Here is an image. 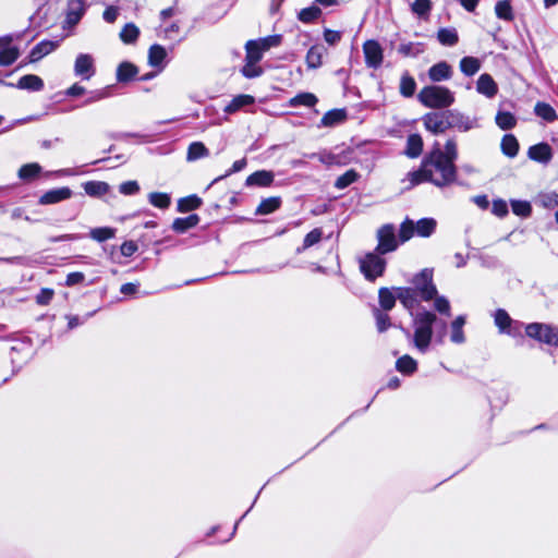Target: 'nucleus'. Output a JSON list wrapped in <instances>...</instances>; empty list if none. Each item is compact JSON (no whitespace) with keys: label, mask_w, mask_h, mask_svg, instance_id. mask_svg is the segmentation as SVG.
Masks as SVG:
<instances>
[{"label":"nucleus","mask_w":558,"mask_h":558,"mask_svg":"<svg viewBox=\"0 0 558 558\" xmlns=\"http://www.w3.org/2000/svg\"><path fill=\"white\" fill-rule=\"evenodd\" d=\"M393 290L397 291L398 300L412 317L413 335L405 328H402V331L408 338H411L414 348L420 353L425 354L433 338L436 342L442 343L448 332L447 320L438 317L435 312L425 308L414 313L413 310L418 305V293L413 288L399 287L393 288Z\"/></svg>","instance_id":"1"},{"label":"nucleus","mask_w":558,"mask_h":558,"mask_svg":"<svg viewBox=\"0 0 558 558\" xmlns=\"http://www.w3.org/2000/svg\"><path fill=\"white\" fill-rule=\"evenodd\" d=\"M412 185L430 182L438 187L449 186L457 181V167L441 155V149L435 148L426 155L418 170L408 174Z\"/></svg>","instance_id":"2"},{"label":"nucleus","mask_w":558,"mask_h":558,"mask_svg":"<svg viewBox=\"0 0 558 558\" xmlns=\"http://www.w3.org/2000/svg\"><path fill=\"white\" fill-rule=\"evenodd\" d=\"M437 228L436 219L432 217L421 218L417 221L405 217L399 227V240L401 244L410 241L414 235L420 238L432 236Z\"/></svg>","instance_id":"3"},{"label":"nucleus","mask_w":558,"mask_h":558,"mask_svg":"<svg viewBox=\"0 0 558 558\" xmlns=\"http://www.w3.org/2000/svg\"><path fill=\"white\" fill-rule=\"evenodd\" d=\"M417 99L426 108L442 109L454 102V95L445 86L429 85L421 89Z\"/></svg>","instance_id":"4"},{"label":"nucleus","mask_w":558,"mask_h":558,"mask_svg":"<svg viewBox=\"0 0 558 558\" xmlns=\"http://www.w3.org/2000/svg\"><path fill=\"white\" fill-rule=\"evenodd\" d=\"M387 262L375 251L368 252L363 258L360 259V269L365 279L374 282L378 277H381L386 270Z\"/></svg>","instance_id":"5"},{"label":"nucleus","mask_w":558,"mask_h":558,"mask_svg":"<svg viewBox=\"0 0 558 558\" xmlns=\"http://www.w3.org/2000/svg\"><path fill=\"white\" fill-rule=\"evenodd\" d=\"M527 337L548 344L558 347V327L544 324V323H531L524 327Z\"/></svg>","instance_id":"6"},{"label":"nucleus","mask_w":558,"mask_h":558,"mask_svg":"<svg viewBox=\"0 0 558 558\" xmlns=\"http://www.w3.org/2000/svg\"><path fill=\"white\" fill-rule=\"evenodd\" d=\"M412 283L414 286L413 289L425 302L432 301L437 294V288L433 281V269H422L413 277Z\"/></svg>","instance_id":"7"},{"label":"nucleus","mask_w":558,"mask_h":558,"mask_svg":"<svg viewBox=\"0 0 558 558\" xmlns=\"http://www.w3.org/2000/svg\"><path fill=\"white\" fill-rule=\"evenodd\" d=\"M376 238L378 243L374 251L383 255L397 251L401 243L392 223L381 226L377 230Z\"/></svg>","instance_id":"8"},{"label":"nucleus","mask_w":558,"mask_h":558,"mask_svg":"<svg viewBox=\"0 0 558 558\" xmlns=\"http://www.w3.org/2000/svg\"><path fill=\"white\" fill-rule=\"evenodd\" d=\"M495 326L500 333L508 336H519L524 326L523 323L514 320L510 317L508 312L504 308H498L493 314Z\"/></svg>","instance_id":"9"},{"label":"nucleus","mask_w":558,"mask_h":558,"mask_svg":"<svg viewBox=\"0 0 558 558\" xmlns=\"http://www.w3.org/2000/svg\"><path fill=\"white\" fill-rule=\"evenodd\" d=\"M422 120L425 129L435 135L442 134L450 129L449 110L428 112Z\"/></svg>","instance_id":"10"},{"label":"nucleus","mask_w":558,"mask_h":558,"mask_svg":"<svg viewBox=\"0 0 558 558\" xmlns=\"http://www.w3.org/2000/svg\"><path fill=\"white\" fill-rule=\"evenodd\" d=\"M363 52L367 68L376 70L381 65L384 54L383 48L378 41L374 39L366 40L363 44Z\"/></svg>","instance_id":"11"},{"label":"nucleus","mask_w":558,"mask_h":558,"mask_svg":"<svg viewBox=\"0 0 558 558\" xmlns=\"http://www.w3.org/2000/svg\"><path fill=\"white\" fill-rule=\"evenodd\" d=\"M449 122L450 129H457L459 132L480 128L477 118H471L458 110H449Z\"/></svg>","instance_id":"12"},{"label":"nucleus","mask_w":558,"mask_h":558,"mask_svg":"<svg viewBox=\"0 0 558 558\" xmlns=\"http://www.w3.org/2000/svg\"><path fill=\"white\" fill-rule=\"evenodd\" d=\"M74 74L82 80H89L95 74L94 59L88 53H80L74 62Z\"/></svg>","instance_id":"13"},{"label":"nucleus","mask_w":558,"mask_h":558,"mask_svg":"<svg viewBox=\"0 0 558 558\" xmlns=\"http://www.w3.org/2000/svg\"><path fill=\"white\" fill-rule=\"evenodd\" d=\"M0 84L11 87L14 86V84L7 83L2 80H0ZM15 87L19 89H25L29 92H39L44 88V81L35 74H26L17 81Z\"/></svg>","instance_id":"14"},{"label":"nucleus","mask_w":558,"mask_h":558,"mask_svg":"<svg viewBox=\"0 0 558 558\" xmlns=\"http://www.w3.org/2000/svg\"><path fill=\"white\" fill-rule=\"evenodd\" d=\"M530 159L547 165L553 159V149L548 143L542 142L532 145L527 150Z\"/></svg>","instance_id":"15"},{"label":"nucleus","mask_w":558,"mask_h":558,"mask_svg":"<svg viewBox=\"0 0 558 558\" xmlns=\"http://www.w3.org/2000/svg\"><path fill=\"white\" fill-rule=\"evenodd\" d=\"M72 190L68 186L52 189L45 192L40 197L38 203L40 205H51L57 204L62 201L69 199L72 196Z\"/></svg>","instance_id":"16"},{"label":"nucleus","mask_w":558,"mask_h":558,"mask_svg":"<svg viewBox=\"0 0 558 558\" xmlns=\"http://www.w3.org/2000/svg\"><path fill=\"white\" fill-rule=\"evenodd\" d=\"M86 11L84 0H69L66 7V23L71 26L76 25Z\"/></svg>","instance_id":"17"},{"label":"nucleus","mask_w":558,"mask_h":558,"mask_svg":"<svg viewBox=\"0 0 558 558\" xmlns=\"http://www.w3.org/2000/svg\"><path fill=\"white\" fill-rule=\"evenodd\" d=\"M476 90L487 98H493L498 93V86L490 74L483 73L476 82Z\"/></svg>","instance_id":"18"},{"label":"nucleus","mask_w":558,"mask_h":558,"mask_svg":"<svg viewBox=\"0 0 558 558\" xmlns=\"http://www.w3.org/2000/svg\"><path fill=\"white\" fill-rule=\"evenodd\" d=\"M31 356V345L25 342L11 347V362L14 368L20 369Z\"/></svg>","instance_id":"19"},{"label":"nucleus","mask_w":558,"mask_h":558,"mask_svg":"<svg viewBox=\"0 0 558 558\" xmlns=\"http://www.w3.org/2000/svg\"><path fill=\"white\" fill-rule=\"evenodd\" d=\"M274 173L267 170H258L250 174L245 180L246 186L266 187L274 182Z\"/></svg>","instance_id":"20"},{"label":"nucleus","mask_w":558,"mask_h":558,"mask_svg":"<svg viewBox=\"0 0 558 558\" xmlns=\"http://www.w3.org/2000/svg\"><path fill=\"white\" fill-rule=\"evenodd\" d=\"M452 76V68L446 61L432 65L428 70V77L433 82L447 81Z\"/></svg>","instance_id":"21"},{"label":"nucleus","mask_w":558,"mask_h":558,"mask_svg":"<svg viewBox=\"0 0 558 558\" xmlns=\"http://www.w3.org/2000/svg\"><path fill=\"white\" fill-rule=\"evenodd\" d=\"M255 98L251 95L241 94L232 98V100L225 107L223 111L232 114L247 106L254 105Z\"/></svg>","instance_id":"22"},{"label":"nucleus","mask_w":558,"mask_h":558,"mask_svg":"<svg viewBox=\"0 0 558 558\" xmlns=\"http://www.w3.org/2000/svg\"><path fill=\"white\" fill-rule=\"evenodd\" d=\"M137 74L138 69L135 64L129 61H123L118 65L116 76L119 83H128L135 78Z\"/></svg>","instance_id":"23"},{"label":"nucleus","mask_w":558,"mask_h":558,"mask_svg":"<svg viewBox=\"0 0 558 558\" xmlns=\"http://www.w3.org/2000/svg\"><path fill=\"white\" fill-rule=\"evenodd\" d=\"M57 48V44L50 40H41L36 46H34L29 52V61L36 62L52 52Z\"/></svg>","instance_id":"24"},{"label":"nucleus","mask_w":558,"mask_h":558,"mask_svg":"<svg viewBox=\"0 0 558 558\" xmlns=\"http://www.w3.org/2000/svg\"><path fill=\"white\" fill-rule=\"evenodd\" d=\"M199 216L196 214H191L184 218H175L172 222V230L177 233H184L187 230L196 227L199 223Z\"/></svg>","instance_id":"25"},{"label":"nucleus","mask_w":558,"mask_h":558,"mask_svg":"<svg viewBox=\"0 0 558 558\" xmlns=\"http://www.w3.org/2000/svg\"><path fill=\"white\" fill-rule=\"evenodd\" d=\"M397 298V292L393 293V288L389 289L386 287H383L378 290V302L381 311L389 312L391 311L395 305Z\"/></svg>","instance_id":"26"},{"label":"nucleus","mask_w":558,"mask_h":558,"mask_svg":"<svg viewBox=\"0 0 558 558\" xmlns=\"http://www.w3.org/2000/svg\"><path fill=\"white\" fill-rule=\"evenodd\" d=\"M167 50L159 44H154L148 50V64L153 68H163Z\"/></svg>","instance_id":"27"},{"label":"nucleus","mask_w":558,"mask_h":558,"mask_svg":"<svg viewBox=\"0 0 558 558\" xmlns=\"http://www.w3.org/2000/svg\"><path fill=\"white\" fill-rule=\"evenodd\" d=\"M347 119V110L345 109H332L327 111L322 120L320 126L331 128L342 123Z\"/></svg>","instance_id":"28"},{"label":"nucleus","mask_w":558,"mask_h":558,"mask_svg":"<svg viewBox=\"0 0 558 558\" xmlns=\"http://www.w3.org/2000/svg\"><path fill=\"white\" fill-rule=\"evenodd\" d=\"M326 49L322 45L312 46L306 53V64L308 69H318L323 61V56L325 54Z\"/></svg>","instance_id":"29"},{"label":"nucleus","mask_w":558,"mask_h":558,"mask_svg":"<svg viewBox=\"0 0 558 558\" xmlns=\"http://www.w3.org/2000/svg\"><path fill=\"white\" fill-rule=\"evenodd\" d=\"M281 197L279 196H271L268 198L262 199L259 205L257 206L255 210V215L264 216L275 213L277 209L281 206Z\"/></svg>","instance_id":"30"},{"label":"nucleus","mask_w":558,"mask_h":558,"mask_svg":"<svg viewBox=\"0 0 558 558\" xmlns=\"http://www.w3.org/2000/svg\"><path fill=\"white\" fill-rule=\"evenodd\" d=\"M423 150V140L420 134H410L407 140L405 155L410 158H417Z\"/></svg>","instance_id":"31"},{"label":"nucleus","mask_w":558,"mask_h":558,"mask_svg":"<svg viewBox=\"0 0 558 558\" xmlns=\"http://www.w3.org/2000/svg\"><path fill=\"white\" fill-rule=\"evenodd\" d=\"M438 41L446 47H453L459 41V35L453 27H441L437 32Z\"/></svg>","instance_id":"32"},{"label":"nucleus","mask_w":558,"mask_h":558,"mask_svg":"<svg viewBox=\"0 0 558 558\" xmlns=\"http://www.w3.org/2000/svg\"><path fill=\"white\" fill-rule=\"evenodd\" d=\"M465 325V316L459 315L457 316L450 327H451V335L450 340L453 343L461 344L465 341L464 332H463V326Z\"/></svg>","instance_id":"33"},{"label":"nucleus","mask_w":558,"mask_h":558,"mask_svg":"<svg viewBox=\"0 0 558 558\" xmlns=\"http://www.w3.org/2000/svg\"><path fill=\"white\" fill-rule=\"evenodd\" d=\"M500 147L502 154L509 158H514L519 153V142L513 134H505Z\"/></svg>","instance_id":"34"},{"label":"nucleus","mask_w":558,"mask_h":558,"mask_svg":"<svg viewBox=\"0 0 558 558\" xmlns=\"http://www.w3.org/2000/svg\"><path fill=\"white\" fill-rule=\"evenodd\" d=\"M85 193L92 197H101L109 192V184L102 181H87L83 183Z\"/></svg>","instance_id":"35"},{"label":"nucleus","mask_w":558,"mask_h":558,"mask_svg":"<svg viewBox=\"0 0 558 558\" xmlns=\"http://www.w3.org/2000/svg\"><path fill=\"white\" fill-rule=\"evenodd\" d=\"M19 56V48L10 46V43H8L5 46L0 48V65L9 66L13 64L17 60Z\"/></svg>","instance_id":"36"},{"label":"nucleus","mask_w":558,"mask_h":558,"mask_svg":"<svg viewBox=\"0 0 558 558\" xmlns=\"http://www.w3.org/2000/svg\"><path fill=\"white\" fill-rule=\"evenodd\" d=\"M396 369L403 375H412L417 369V362L409 354H404L397 360Z\"/></svg>","instance_id":"37"},{"label":"nucleus","mask_w":558,"mask_h":558,"mask_svg":"<svg viewBox=\"0 0 558 558\" xmlns=\"http://www.w3.org/2000/svg\"><path fill=\"white\" fill-rule=\"evenodd\" d=\"M202 204H203L202 199L197 195L192 194V195L182 197L178 201L177 210L179 213H189V211L199 208Z\"/></svg>","instance_id":"38"},{"label":"nucleus","mask_w":558,"mask_h":558,"mask_svg":"<svg viewBox=\"0 0 558 558\" xmlns=\"http://www.w3.org/2000/svg\"><path fill=\"white\" fill-rule=\"evenodd\" d=\"M495 122L504 131L512 130L517 125V118L509 111L499 110L495 117Z\"/></svg>","instance_id":"39"},{"label":"nucleus","mask_w":558,"mask_h":558,"mask_svg":"<svg viewBox=\"0 0 558 558\" xmlns=\"http://www.w3.org/2000/svg\"><path fill=\"white\" fill-rule=\"evenodd\" d=\"M534 112L546 122H554L558 119L556 110L546 102L538 101L534 107Z\"/></svg>","instance_id":"40"},{"label":"nucleus","mask_w":558,"mask_h":558,"mask_svg":"<svg viewBox=\"0 0 558 558\" xmlns=\"http://www.w3.org/2000/svg\"><path fill=\"white\" fill-rule=\"evenodd\" d=\"M481 69V62L475 57H463L460 60V70L466 76H473Z\"/></svg>","instance_id":"41"},{"label":"nucleus","mask_w":558,"mask_h":558,"mask_svg":"<svg viewBox=\"0 0 558 558\" xmlns=\"http://www.w3.org/2000/svg\"><path fill=\"white\" fill-rule=\"evenodd\" d=\"M496 16L500 20L511 22L514 19L510 0L497 1L495 5Z\"/></svg>","instance_id":"42"},{"label":"nucleus","mask_w":558,"mask_h":558,"mask_svg":"<svg viewBox=\"0 0 558 558\" xmlns=\"http://www.w3.org/2000/svg\"><path fill=\"white\" fill-rule=\"evenodd\" d=\"M208 155L209 150L202 142H193L189 145L186 159L193 161L207 157Z\"/></svg>","instance_id":"43"},{"label":"nucleus","mask_w":558,"mask_h":558,"mask_svg":"<svg viewBox=\"0 0 558 558\" xmlns=\"http://www.w3.org/2000/svg\"><path fill=\"white\" fill-rule=\"evenodd\" d=\"M415 89V80L409 74V72H404L400 80V94L405 98H410L414 95Z\"/></svg>","instance_id":"44"},{"label":"nucleus","mask_w":558,"mask_h":558,"mask_svg":"<svg viewBox=\"0 0 558 558\" xmlns=\"http://www.w3.org/2000/svg\"><path fill=\"white\" fill-rule=\"evenodd\" d=\"M318 102V98L312 93H300L290 100L291 107L312 108Z\"/></svg>","instance_id":"45"},{"label":"nucleus","mask_w":558,"mask_h":558,"mask_svg":"<svg viewBox=\"0 0 558 558\" xmlns=\"http://www.w3.org/2000/svg\"><path fill=\"white\" fill-rule=\"evenodd\" d=\"M245 60H248V62H259L262 60L264 50L257 40H248L245 44Z\"/></svg>","instance_id":"46"},{"label":"nucleus","mask_w":558,"mask_h":558,"mask_svg":"<svg viewBox=\"0 0 558 558\" xmlns=\"http://www.w3.org/2000/svg\"><path fill=\"white\" fill-rule=\"evenodd\" d=\"M140 36V28L134 23H126L120 32V39L126 44H134Z\"/></svg>","instance_id":"47"},{"label":"nucleus","mask_w":558,"mask_h":558,"mask_svg":"<svg viewBox=\"0 0 558 558\" xmlns=\"http://www.w3.org/2000/svg\"><path fill=\"white\" fill-rule=\"evenodd\" d=\"M41 172L40 165L33 162L23 165L17 172V175L23 181H31Z\"/></svg>","instance_id":"48"},{"label":"nucleus","mask_w":558,"mask_h":558,"mask_svg":"<svg viewBox=\"0 0 558 558\" xmlns=\"http://www.w3.org/2000/svg\"><path fill=\"white\" fill-rule=\"evenodd\" d=\"M398 52L403 57L415 58L424 52V45L422 43H405L398 47Z\"/></svg>","instance_id":"49"},{"label":"nucleus","mask_w":558,"mask_h":558,"mask_svg":"<svg viewBox=\"0 0 558 558\" xmlns=\"http://www.w3.org/2000/svg\"><path fill=\"white\" fill-rule=\"evenodd\" d=\"M323 238V231L320 228H315L313 229L312 231H310L304 240H303V244L301 247H298L296 248V253H302L304 252L305 250L310 248L311 246L317 244Z\"/></svg>","instance_id":"50"},{"label":"nucleus","mask_w":558,"mask_h":558,"mask_svg":"<svg viewBox=\"0 0 558 558\" xmlns=\"http://www.w3.org/2000/svg\"><path fill=\"white\" fill-rule=\"evenodd\" d=\"M359 178L360 174L354 169H350L337 178L335 187L338 190H343L350 186L352 183L356 182Z\"/></svg>","instance_id":"51"},{"label":"nucleus","mask_w":558,"mask_h":558,"mask_svg":"<svg viewBox=\"0 0 558 558\" xmlns=\"http://www.w3.org/2000/svg\"><path fill=\"white\" fill-rule=\"evenodd\" d=\"M114 235L116 229L110 227L94 228L89 231V236L99 243L110 240L114 238Z\"/></svg>","instance_id":"52"},{"label":"nucleus","mask_w":558,"mask_h":558,"mask_svg":"<svg viewBox=\"0 0 558 558\" xmlns=\"http://www.w3.org/2000/svg\"><path fill=\"white\" fill-rule=\"evenodd\" d=\"M320 14L322 10L317 5H311L302 9L298 14V19L303 23L310 24L316 21Z\"/></svg>","instance_id":"53"},{"label":"nucleus","mask_w":558,"mask_h":558,"mask_svg":"<svg viewBox=\"0 0 558 558\" xmlns=\"http://www.w3.org/2000/svg\"><path fill=\"white\" fill-rule=\"evenodd\" d=\"M512 213L519 217L526 218L532 214V206L527 201L511 199Z\"/></svg>","instance_id":"54"},{"label":"nucleus","mask_w":558,"mask_h":558,"mask_svg":"<svg viewBox=\"0 0 558 558\" xmlns=\"http://www.w3.org/2000/svg\"><path fill=\"white\" fill-rule=\"evenodd\" d=\"M149 203L157 208L166 209L171 204V197L167 193L153 192L148 195Z\"/></svg>","instance_id":"55"},{"label":"nucleus","mask_w":558,"mask_h":558,"mask_svg":"<svg viewBox=\"0 0 558 558\" xmlns=\"http://www.w3.org/2000/svg\"><path fill=\"white\" fill-rule=\"evenodd\" d=\"M373 315L376 320V328L378 332H385L388 330V328L391 326L389 315L377 307H374Z\"/></svg>","instance_id":"56"},{"label":"nucleus","mask_w":558,"mask_h":558,"mask_svg":"<svg viewBox=\"0 0 558 558\" xmlns=\"http://www.w3.org/2000/svg\"><path fill=\"white\" fill-rule=\"evenodd\" d=\"M433 300H434V308L437 313H439L440 315H444L446 317L451 316L450 302L446 296L438 295V293H437Z\"/></svg>","instance_id":"57"},{"label":"nucleus","mask_w":558,"mask_h":558,"mask_svg":"<svg viewBox=\"0 0 558 558\" xmlns=\"http://www.w3.org/2000/svg\"><path fill=\"white\" fill-rule=\"evenodd\" d=\"M411 10L414 14L420 17H426L429 15L432 10V1L430 0H414L411 4Z\"/></svg>","instance_id":"58"},{"label":"nucleus","mask_w":558,"mask_h":558,"mask_svg":"<svg viewBox=\"0 0 558 558\" xmlns=\"http://www.w3.org/2000/svg\"><path fill=\"white\" fill-rule=\"evenodd\" d=\"M258 62H248L245 60V64L241 69V73L246 78L258 77L263 74L262 68L257 65Z\"/></svg>","instance_id":"59"},{"label":"nucleus","mask_w":558,"mask_h":558,"mask_svg":"<svg viewBox=\"0 0 558 558\" xmlns=\"http://www.w3.org/2000/svg\"><path fill=\"white\" fill-rule=\"evenodd\" d=\"M442 157L451 162H456L458 158L457 143L454 138H449L445 144V149L441 150Z\"/></svg>","instance_id":"60"},{"label":"nucleus","mask_w":558,"mask_h":558,"mask_svg":"<svg viewBox=\"0 0 558 558\" xmlns=\"http://www.w3.org/2000/svg\"><path fill=\"white\" fill-rule=\"evenodd\" d=\"M262 47V49L265 51L269 50L272 47H278L282 41V35H270L264 38H260L257 40Z\"/></svg>","instance_id":"61"},{"label":"nucleus","mask_w":558,"mask_h":558,"mask_svg":"<svg viewBox=\"0 0 558 558\" xmlns=\"http://www.w3.org/2000/svg\"><path fill=\"white\" fill-rule=\"evenodd\" d=\"M508 205L506 203V201L501 199V198H498V199H494L493 201V206H492V213L499 217V218H504L508 215Z\"/></svg>","instance_id":"62"},{"label":"nucleus","mask_w":558,"mask_h":558,"mask_svg":"<svg viewBox=\"0 0 558 558\" xmlns=\"http://www.w3.org/2000/svg\"><path fill=\"white\" fill-rule=\"evenodd\" d=\"M119 192L123 195H135L140 192L137 181H125L119 185Z\"/></svg>","instance_id":"63"},{"label":"nucleus","mask_w":558,"mask_h":558,"mask_svg":"<svg viewBox=\"0 0 558 558\" xmlns=\"http://www.w3.org/2000/svg\"><path fill=\"white\" fill-rule=\"evenodd\" d=\"M541 203L545 208H554L558 206V193L548 192L539 196Z\"/></svg>","instance_id":"64"}]
</instances>
